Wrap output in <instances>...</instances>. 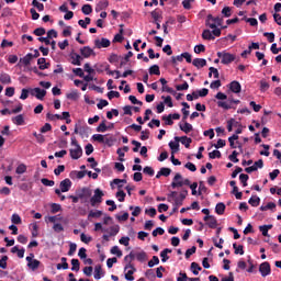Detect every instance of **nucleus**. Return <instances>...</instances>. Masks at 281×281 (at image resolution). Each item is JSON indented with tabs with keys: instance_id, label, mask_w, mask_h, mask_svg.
<instances>
[{
	"instance_id": "obj_28",
	"label": "nucleus",
	"mask_w": 281,
	"mask_h": 281,
	"mask_svg": "<svg viewBox=\"0 0 281 281\" xmlns=\"http://www.w3.org/2000/svg\"><path fill=\"white\" fill-rule=\"evenodd\" d=\"M215 36L213 31L210 30H204L202 33V38H204V41H214Z\"/></svg>"
},
{
	"instance_id": "obj_43",
	"label": "nucleus",
	"mask_w": 281,
	"mask_h": 281,
	"mask_svg": "<svg viewBox=\"0 0 281 281\" xmlns=\"http://www.w3.org/2000/svg\"><path fill=\"white\" fill-rule=\"evenodd\" d=\"M67 100H78V98H80V95L78 94V91L72 90L71 92H68L66 94Z\"/></svg>"
},
{
	"instance_id": "obj_41",
	"label": "nucleus",
	"mask_w": 281,
	"mask_h": 281,
	"mask_svg": "<svg viewBox=\"0 0 281 281\" xmlns=\"http://www.w3.org/2000/svg\"><path fill=\"white\" fill-rule=\"evenodd\" d=\"M81 12L82 14L89 15L91 14V12H93V8L91 7V4H83L81 8Z\"/></svg>"
},
{
	"instance_id": "obj_20",
	"label": "nucleus",
	"mask_w": 281,
	"mask_h": 281,
	"mask_svg": "<svg viewBox=\"0 0 281 281\" xmlns=\"http://www.w3.org/2000/svg\"><path fill=\"white\" fill-rule=\"evenodd\" d=\"M11 121L15 124V126H25V116H23V114L13 116Z\"/></svg>"
},
{
	"instance_id": "obj_13",
	"label": "nucleus",
	"mask_w": 281,
	"mask_h": 281,
	"mask_svg": "<svg viewBox=\"0 0 281 281\" xmlns=\"http://www.w3.org/2000/svg\"><path fill=\"white\" fill-rule=\"evenodd\" d=\"M80 55L82 58H91V56H95V50L90 46H83L80 48Z\"/></svg>"
},
{
	"instance_id": "obj_15",
	"label": "nucleus",
	"mask_w": 281,
	"mask_h": 281,
	"mask_svg": "<svg viewBox=\"0 0 281 281\" xmlns=\"http://www.w3.org/2000/svg\"><path fill=\"white\" fill-rule=\"evenodd\" d=\"M32 53L26 54L24 57L20 58L19 66L20 67H27L32 63Z\"/></svg>"
},
{
	"instance_id": "obj_22",
	"label": "nucleus",
	"mask_w": 281,
	"mask_h": 281,
	"mask_svg": "<svg viewBox=\"0 0 281 281\" xmlns=\"http://www.w3.org/2000/svg\"><path fill=\"white\" fill-rule=\"evenodd\" d=\"M70 60L72 65H77V67H80L81 63H82V56H80L77 53H72L70 55Z\"/></svg>"
},
{
	"instance_id": "obj_3",
	"label": "nucleus",
	"mask_w": 281,
	"mask_h": 281,
	"mask_svg": "<svg viewBox=\"0 0 281 281\" xmlns=\"http://www.w3.org/2000/svg\"><path fill=\"white\" fill-rule=\"evenodd\" d=\"M71 146L72 148L69 149L71 159H80L82 157V147L80 144H78V140H76V137L71 138Z\"/></svg>"
},
{
	"instance_id": "obj_49",
	"label": "nucleus",
	"mask_w": 281,
	"mask_h": 281,
	"mask_svg": "<svg viewBox=\"0 0 281 281\" xmlns=\"http://www.w3.org/2000/svg\"><path fill=\"white\" fill-rule=\"evenodd\" d=\"M239 181L243 183V188H247V181H249V176L246 173H241L239 176Z\"/></svg>"
},
{
	"instance_id": "obj_60",
	"label": "nucleus",
	"mask_w": 281,
	"mask_h": 281,
	"mask_svg": "<svg viewBox=\"0 0 281 281\" xmlns=\"http://www.w3.org/2000/svg\"><path fill=\"white\" fill-rule=\"evenodd\" d=\"M210 159H221V151L220 150H213L209 153Z\"/></svg>"
},
{
	"instance_id": "obj_46",
	"label": "nucleus",
	"mask_w": 281,
	"mask_h": 281,
	"mask_svg": "<svg viewBox=\"0 0 281 281\" xmlns=\"http://www.w3.org/2000/svg\"><path fill=\"white\" fill-rule=\"evenodd\" d=\"M116 199L120 203H124V200L126 199V193L123 190H119L116 192Z\"/></svg>"
},
{
	"instance_id": "obj_50",
	"label": "nucleus",
	"mask_w": 281,
	"mask_h": 281,
	"mask_svg": "<svg viewBox=\"0 0 281 281\" xmlns=\"http://www.w3.org/2000/svg\"><path fill=\"white\" fill-rule=\"evenodd\" d=\"M11 223H13V225H21L22 221H21V216L16 213H14L11 216Z\"/></svg>"
},
{
	"instance_id": "obj_37",
	"label": "nucleus",
	"mask_w": 281,
	"mask_h": 281,
	"mask_svg": "<svg viewBox=\"0 0 281 281\" xmlns=\"http://www.w3.org/2000/svg\"><path fill=\"white\" fill-rule=\"evenodd\" d=\"M180 142L186 148H190V144H192V138L188 136H182L180 137Z\"/></svg>"
},
{
	"instance_id": "obj_21",
	"label": "nucleus",
	"mask_w": 281,
	"mask_h": 281,
	"mask_svg": "<svg viewBox=\"0 0 281 281\" xmlns=\"http://www.w3.org/2000/svg\"><path fill=\"white\" fill-rule=\"evenodd\" d=\"M229 90L233 92V93H240V91L243 90V87L240 86V82L238 81H232L229 83Z\"/></svg>"
},
{
	"instance_id": "obj_57",
	"label": "nucleus",
	"mask_w": 281,
	"mask_h": 281,
	"mask_svg": "<svg viewBox=\"0 0 281 281\" xmlns=\"http://www.w3.org/2000/svg\"><path fill=\"white\" fill-rule=\"evenodd\" d=\"M261 212H267V210H276V203L269 202L267 205L260 207Z\"/></svg>"
},
{
	"instance_id": "obj_34",
	"label": "nucleus",
	"mask_w": 281,
	"mask_h": 281,
	"mask_svg": "<svg viewBox=\"0 0 281 281\" xmlns=\"http://www.w3.org/2000/svg\"><path fill=\"white\" fill-rule=\"evenodd\" d=\"M249 205H251L252 207H258L260 205V198L258 195H252L249 201H248Z\"/></svg>"
},
{
	"instance_id": "obj_4",
	"label": "nucleus",
	"mask_w": 281,
	"mask_h": 281,
	"mask_svg": "<svg viewBox=\"0 0 281 281\" xmlns=\"http://www.w3.org/2000/svg\"><path fill=\"white\" fill-rule=\"evenodd\" d=\"M217 58L221 59L222 65H231V63H234L236 60V55L223 50L217 52Z\"/></svg>"
},
{
	"instance_id": "obj_33",
	"label": "nucleus",
	"mask_w": 281,
	"mask_h": 281,
	"mask_svg": "<svg viewBox=\"0 0 281 281\" xmlns=\"http://www.w3.org/2000/svg\"><path fill=\"white\" fill-rule=\"evenodd\" d=\"M269 229H273V225H262L259 226V232H261L262 236H269Z\"/></svg>"
},
{
	"instance_id": "obj_36",
	"label": "nucleus",
	"mask_w": 281,
	"mask_h": 281,
	"mask_svg": "<svg viewBox=\"0 0 281 281\" xmlns=\"http://www.w3.org/2000/svg\"><path fill=\"white\" fill-rule=\"evenodd\" d=\"M161 100H164L162 104H166L167 106H169V109H172L173 103H172V97L170 95H162Z\"/></svg>"
},
{
	"instance_id": "obj_8",
	"label": "nucleus",
	"mask_w": 281,
	"mask_h": 281,
	"mask_svg": "<svg viewBox=\"0 0 281 281\" xmlns=\"http://www.w3.org/2000/svg\"><path fill=\"white\" fill-rule=\"evenodd\" d=\"M30 94L37 100H44V98L47 95V90L41 88H32L30 89Z\"/></svg>"
},
{
	"instance_id": "obj_24",
	"label": "nucleus",
	"mask_w": 281,
	"mask_h": 281,
	"mask_svg": "<svg viewBox=\"0 0 281 281\" xmlns=\"http://www.w3.org/2000/svg\"><path fill=\"white\" fill-rule=\"evenodd\" d=\"M192 65L194 67H196L198 69H201V68L205 67V65H207V60H205L203 58H195V59H193Z\"/></svg>"
},
{
	"instance_id": "obj_64",
	"label": "nucleus",
	"mask_w": 281,
	"mask_h": 281,
	"mask_svg": "<svg viewBox=\"0 0 281 281\" xmlns=\"http://www.w3.org/2000/svg\"><path fill=\"white\" fill-rule=\"evenodd\" d=\"M116 220L120 222V223H124L125 221H128V213H123L121 215H116Z\"/></svg>"
},
{
	"instance_id": "obj_51",
	"label": "nucleus",
	"mask_w": 281,
	"mask_h": 281,
	"mask_svg": "<svg viewBox=\"0 0 281 281\" xmlns=\"http://www.w3.org/2000/svg\"><path fill=\"white\" fill-rule=\"evenodd\" d=\"M151 18L154 19V22L161 21V11H159V10L153 11Z\"/></svg>"
},
{
	"instance_id": "obj_18",
	"label": "nucleus",
	"mask_w": 281,
	"mask_h": 281,
	"mask_svg": "<svg viewBox=\"0 0 281 281\" xmlns=\"http://www.w3.org/2000/svg\"><path fill=\"white\" fill-rule=\"evenodd\" d=\"M133 273H135V268H133L131 265H127L125 267V280L134 281L135 277H133Z\"/></svg>"
},
{
	"instance_id": "obj_52",
	"label": "nucleus",
	"mask_w": 281,
	"mask_h": 281,
	"mask_svg": "<svg viewBox=\"0 0 281 281\" xmlns=\"http://www.w3.org/2000/svg\"><path fill=\"white\" fill-rule=\"evenodd\" d=\"M102 216V211H90L88 218H100Z\"/></svg>"
},
{
	"instance_id": "obj_62",
	"label": "nucleus",
	"mask_w": 281,
	"mask_h": 281,
	"mask_svg": "<svg viewBox=\"0 0 281 281\" xmlns=\"http://www.w3.org/2000/svg\"><path fill=\"white\" fill-rule=\"evenodd\" d=\"M77 249H78V245H76V243H70L68 256H74Z\"/></svg>"
},
{
	"instance_id": "obj_17",
	"label": "nucleus",
	"mask_w": 281,
	"mask_h": 281,
	"mask_svg": "<svg viewBox=\"0 0 281 281\" xmlns=\"http://www.w3.org/2000/svg\"><path fill=\"white\" fill-rule=\"evenodd\" d=\"M231 148H243L240 142H238V135L234 134L233 136L228 137Z\"/></svg>"
},
{
	"instance_id": "obj_63",
	"label": "nucleus",
	"mask_w": 281,
	"mask_h": 281,
	"mask_svg": "<svg viewBox=\"0 0 281 281\" xmlns=\"http://www.w3.org/2000/svg\"><path fill=\"white\" fill-rule=\"evenodd\" d=\"M155 265H159V257H157V256H154L151 258V260L148 261V267L149 268L155 267Z\"/></svg>"
},
{
	"instance_id": "obj_54",
	"label": "nucleus",
	"mask_w": 281,
	"mask_h": 281,
	"mask_svg": "<svg viewBox=\"0 0 281 281\" xmlns=\"http://www.w3.org/2000/svg\"><path fill=\"white\" fill-rule=\"evenodd\" d=\"M111 254L113 256H117V258H122V251L120 250V247L119 246H113L111 248Z\"/></svg>"
},
{
	"instance_id": "obj_30",
	"label": "nucleus",
	"mask_w": 281,
	"mask_h": 281,
	"mask_svg": "<svg viewBox=\"0 0 281 281\" xmlns=\"http://www.w3.org/2000/svg\"><path fill=\"white\" fill-rule=\"evenodd\" d=\"M37 65L42 70L49 69V63L43 57L37 59Z\"/></svg>"
},
{
	"instance_id": "obj_38",
	"label": "nucleus",
	"mask_w": 281,
	"mask_h": 281,
	"mask_svg": "<svg viewBox=\"0 0 281 281\" xmlns=\"http://www.w3.org/2000/svg\"><path fill=\"white\" fill-rule=\"evenodd\" d=\"M16 175H25L27 172V166L25 164H21L15 169Z\"/></svg>"
},
{
	"instance_id": "obj_58",
	"label": "nucleus",
	"mask_w": 281,
	"mask_h": 281,
	"mask_svg": "<svg viewBox=\"0 0 281 281\" xmlns=\"http://www.w3.org/2000/svg\"><path fill=\"white\" fill-rule=\"evenodd\" d=\"M229 161L233 164H238V151L234 150L232 155L228 156Z\"/></svg>"
},
{
	"instance_id": "obj_48",
	"label": "nucleus",
	"mask_w": 281,
	"mask_h": 281,
	"mask_svg": "<svg viewBox=\"0 0 281 281\" xmlns=\"http://www.w3.org/2000/svg\"><path fill=\"white\" fill-rule=\"evenodd\" d=\"M105 136H106V135L94 134V135H92V139H93V142H98L99 144H103Z\"/></svg>"
},
{
	"instance_id": "obj_27",
	"label": "nucleus",
	"mask_w": 281,
	"mask_h": 281,
	"mask_svg": "<svg viewBox=\"0 0 281 281\" xmlns=\"http://www.w3.org/2000/svg\"><path fill=\"white\" fill-rule=\"evenodd\" d=\"M104 278V271H102V266L98 265L94 267V279L100 280Z\"/></svg>"
},
{
	"instance_id": "obj_7",
	"label": "nucleus",
	"mask_w": 281,
	"mask_h": 281,
	"mask_svg": "<svg viewBox=\"0 0 281 281\" xmlns=\"http://www.w3.org/2000/svg\"><path fill=\"white\" fill-rule=\"evenodd\" d=\"M26 262H27V267H29V269H31V271H36V269H38V267H41V261L38 259H34L33 252H31L26 257Z\"/></svg>"
},
{
	"instance_id": "obj_35",
	"label": "nucleus",
	"mask_w": 281,
	"mask_h": 281,
	"mask_svg": "<svg viewBox=\"0 0 281 281\" xmlns=\"http://www.w3.org/2000/svg\"><path fill=\"white\" fill-rule=\"evenodd\" d=\"M215 212L220 216L225 214V203H223V202L217 203L216 206H215Z\"/></svg>"
},
{
	"instance_id": "obj_9",
	"label": "nucleus",
	"mask_w": 281,
	"mask_h": 281,
	"mask_svg": "<svg viewBox=\"0 0 281 281\" xmlns=\"http://www.w3.org/2000/svg\"><path fill=\"white\" fill-rule=\"evenodd\" d=\"M94 47L97 49H103L106 47H111V41H109V38H104V37L94 40Z\"/></svg>"
},
{
	"instance_id": "obj_10",
	"label": "nucleus",
	"mask_w": 281,
	"mask_h": 281,
	"mask_svg": "<svg viewBox=\"0 0 281 281\" xmlns=\"http://www.w3.org/2000/svg\"><path fill=\"white\" fill-rule=\"evenodd\" d=\"M92 192L89 188L83 187L82 189L77 191V196L80 201H85V199H90Z\"/></svg>"
},
{
	"instance_id": "obj_40",
	"label": "nucleus",
	"mask_w": 281,
	"mask_h": 281,
	"mask_svg": "<svg viewBox=\"0 0 281 281\" xmlns=\"http://www.w3.org/2000/svg\"><path fill=\"white\" fill-rule=\"evenodd\" d=\"M61 262L63 263H57L58 271H60V269H64V270L69 269V263H67V258L63 257Z\"/></svg>"
},
{
	"instance_id": "obj_59",
	"label": "nucleus",
	"mask_w": 281,
	"mask_h": 281,
	"mask_svg": "<svg viewBox=\"0 0 281 281\" xmlns=\"http://www.w3.org/2000/svg\"><path fill=\"white\" fill-rule=\"evenodd\" d=\"M234 249H235V254L239 256H243L245 254V250L243 249V245H233Z\"/></svg>"
},
{
	"instance_id": "obj_53",
	"label": "nucleus",
	"mask_w": 281,
	"mask_h": 281,
	"mask_svg": "<svg viewBox=\"0 0 281 281\" xmlns=\"http://www.w3.org/2000/svg\"><path fill=\"white\" fill-rule=\"evenodd\" d=\"M80 240H81V243H85L86 245H89V243H91L92 238H91V236H89L85 233H81Z\"/></svg>"
},
{
	"instance_id": "obj_55",
	"label": "nucleus",
	"mask_w": 281,
	"mask_h": 281,
	"mask_svg": "<svg viewBox=\"0 0 281 281\" xmlns=\"http://www.w3.org/2000/svg\"><path fill=\"white\" fill-rule=\"evenodd\" d=\"M32 5H34V8H37L38 12H43V10H45V5L38 2V0H33Z\"/></svg>"
},
{
	"instance_id": "obj_29",
	"label": "nucleus",
	"mask_w": 281,
	"mask_h": 281,
	"mask_svg": "<svg viewBox=\"0 0 281 281\" xmlns=\"http://www.w3.org/2000/svg\"><path fill=\"white\" fill-rule=\"evenodd\" d=\"M168 254H172V250L169 248H166L160 252L161 262H168V260H170Z\"/></svg>"
},
{
	"instance_id": "obj_39",
	"label": "nucleus",
	"mask_w": 281,
	"mask_h": 281,
	"mask_svg": "<svg viewBox=\"0 0 281 281\" xmlns=\"http://www.w3.org/2000/svg\"><path fill=\"white\" fill-rule=\"evenodd\" d=\"M238 122H236L235 119H231L227 121V131L228 133H232V131H234V126H237Z\"/></svg>"
},
{
	"instance_id": "obj_5",
	"label": "nucleus",
	"mask_w": 281,
	"mask_h": 281,
	"mask_svg": "<svg viewBox=\"0 0 281 281\" xmlns=\"http://www.w3.org/2000/svg\"><path fill=\"white\" fill-rule=\"evenodd\" d=\"M104 196V191L101 189H95L93 195L90 198V205L92 207H98L102 203V198Z\"/></svg>"
},
{
	"instance_id": "obj_11",
	"label": "nucleus",
	"mask_w": 281,
	"mask_h": 281,
	"mask_svg": "<svg viewBox=\"0 0 281 281\" xmlns=\"http://www.w3.org/2000/svg\"><path fill=\"white\" fill-rule=\"evenodd\" d=\"M171 188L177 190V188H183V176L181 173H176L171 182Z\"/></svg>"
},
{
	"instance_id": "obj_56",
	"label": "nucleus",
	"mask_w": 281,
	"mask_h": 281,
	"mask_svg": "<svg viewBox=\"0 0 281 281\" xmlns=\"http://www.w3.org/2000/svg\"><path fill=\"white\" fill-rule=\"evenodd\" d=\"M161 91L164 93H171V95H175L177 92L175 91V89L170 88V86L166 85L162 86Z\"/></svg>"
},
{
	"instance_id": "obj_19",
	"label": "nucleus",
	"mask_w": 281,
	"mask_h": 281,
	"mask_svg": "<svg viewBox=\"0 0 281 281\" xmlns=\"http://www.w3.org/2000/svg\"><path fill=\"white\" fill-rule=\"evenodd\" d=\"M179 128L180 131H182V133H186V135H188L189 133H192L194 127L192 126V124L188 122H183V123H179Z\"/></svg>"
},
{
	"instance_id": "obj_44",
	"label": "nucleus",
	"mask_w": 281,
	"mask_h": 281,
	"mask_svg": "<svg viewBox=\"0 0 281 281\" xmlns=\"http://www.w3.org/2000/svg\"><path fill=\"white\" fill-rule=\"evenodd\" d=\"M149 74L151 76H160L161 75V70H159V67L157 65H154L149 68Z\"/></svg>"
},
{
	"instance_id": "obj_16",
	"label": "nucleus",
	"mask_w": 281,
	"mask_h": 281,
	"mask_svg": "<svg viewBox=\"0 0 281 281\" xmlns=\"http://www.w3.org/2000/svg\"><path fill=\"white\" fill-rule=\"evenodd\" d=\"M179 142H180V137L179 136H176L175 137V140H171L169 143V148L171 150V155H175L177 154V151L179 150Z\"/></svg>"
},
{
	"instance_id": "obj_32",
	"label": "nucleus",
	"mask_w": 281,
	"mask_h": 281,
	"mask_svg": "<svg viewBox=\"0 0 281 281\" xmlns=\"http://www.w3.org/2000/svg\"><path fill=\"white\" fill-rule=\"evenodd\" d=\"M0 82H2V85H10V82H12V78H10V75L2 72L0 74Z\"/></svg>"
},
{
	"instance_id": "obj_12",
	"label": "nucleus",
	"mask_w": 281,
	"mask_h": 281,
	"mask_svg": "<svg viewBox=\"0 0 281 281\" xmlns=\"http://www.w3.org/2000/svg\"><path fill=\"white\" fill-rule=\"evenodd\" d=\"M259 272L261 273L262 278H267V276L271 274V265L265 261L259 266Z\"/></svg>"
},
{
	"instance_id": "obj_26",
	"label": "nucleus",
	"mask_w": 281,
	"mask_h": 281,
	"mask_svg": "<svg viewBox=\"0 0 281 281\" xmlns=\"http://www.w3.org/2000/svg\"><path fill=\"white\" fill-rule=\"evenodd\" d=\"M111 128H113V124L111 126H106V121H103L97 127V133H106V131H110Z\"/></svg>"
},
{
	"instance_id": "obj_2",
	"label": "nucleus",
	"mask_w": 281,
	"mask_h": 281,
	"mask_svg": "<svg viewBox=\"0 0 281 281\" xmlns=\"http://www.w3.org/2000/svg\"><path fill=\"white\" fill-rule=\"evenodd\" d=\"M187 195L188 191H183L179 195H177L176 191H172L171 193L168 194V202L172 203V205L181 207V205H183V201H186Z\"/></svg>"
},
{
	"instance_id": "obj_25",
	"label": "nucleus",
	"mask_w": 281,
	"mask_h": 281,
	"mask_svg": "<svg viewBox=\"0 0 281 281\" xmlns=\"http://www.w3.org/2000/svg\"><path fill=\"white\" fill-rule=\"evenodd\" d=\"M109 8V0H101L97 3L95 12H101V10H106Z\"/></svg>"
},
{
	"instance_id": "obj_31",
	"label": "nucleus",
	"mask_w": 281,
	"mask_h": 281,
	"mask_svg": "<svg viewBox=\"0 0 281 281\" xmlns=\"http://www.w3.org/2000/svg\"><path fill=\"white\" fill-rule=\"evenodd\" d=\"M105 234H110V236H117L120 234V225H113L110 228H108V232Z\"/></svg>"
},
{
	"instance_id": "obj_45",
	"label": "nucleus",
	"mask_w": 281,
	"mask_h": 281,
	"mask_svg": "<svg viewBox=\"0 0 281 281\" xmlns=\"http://www.w3.org/2000/svg\"><path fill=\"white\" fill-rule=\"evenodd\" d=\"M191 271L194 276H199V272L201 271V266L196 262L191 263Z\"/></svg>"
},
{
	"instance_id": "obj_1",
	"label": "nucleus",
	"mask_w": 281,
	"mask_h": 281,
	"mask_svg": "<svg viewBox=\"0 0 281 281\" xmlns=\"http://www.w3.org/2000/svg\"><path fill=\"white\" fill-rule=\"evenodd\" d=\"M206 25L213 30L214 36H221V29L223 26V20L221 18H214L212 15L207 16Z\"/></svg>"
},
{
	"instance_id": "obj_23",
	"label": "nucleus",
	"mask_w": 281,
	"mask_h": 281,
	"mask_svg": "<svg viewBox=\"0 0 281 281\" xmlns=\"http://www.w3.org/2000/svg\"><path fill=\"white\" fill-rule=\"evenodd\" d=\"M33 238H38V223L33 222L29 225Z\"/></svg>"
},
{
	"instance_id": "obj_6",
	"label": "nucleus",
	"mask_w": 281,
	"mask_h": 281,
	"mask_svg": "<svg viewBox=\"0 0 281 281\" xmlns=\"http://www.w3.org/2000/svg\"><path fill=\"white\" fill-rule=\"evenodd\" d=\"M71 186H72V183L69 178L64 179L59 183L60 189H55V194H57V196H60V194H63V192H69V190H71Z\"/></svg>"
},
{
	"instance_id": "obj_47",
	"label": "nucleus",
	"mask_w": 281,
	"mask_h": 281,
	"mask_svg": "<svg viewBox=\"0 0 281 281\" xmlns=\"http://www.w3.org/2000/svg\"><path fill=\"white\" fill-rule=\"evenodd\" d=\"M71 271H80V261L78 259H71Z\"/></svg>"
},
{
	"instance_id": "obj_14",
	"label": "nucleus",
	"mask_w": 281,
	"mask_h": 281,
	"mask_svg": "<svg viewBox=\"0 0 281 281\" xmlns=\"http://www.w3.org/2000/svg\"><path fill=\"white\" fill-rule=\"evenodd\" d=\"M204 221L206 223V225H209V227H211V229H216L218 223L216 222V217H214L213 215H206L204 216Z\"/></svg>"
},
{
	"instance_id": "obj_42",
	"label": "nucleus",
	"mask_w": 281,
	"mask_h": 281,
	"mask_svg": "<svg viewBox=\"0 0 281 281\" xmlns=\"http://www.w3.org/2000/svg\"><path fill=\"white\" fill-rule=\"evenodd\" d=\"M46 117L49 122H58V120H60V114H53L52 112H48Z\"/></svg>"
},
{
	"instance_id": "obj_61",
	"label": "nucleus",
	"mask_w": 281,
	"mask_h": 281,
	"mask_svg": "<svg viewBox=\"0 0 281 281\" xmlns=\"http://www.w3.org/2000/svg\"><path fill=\"white\" fill-rule=\"evenodd\" d=\"M0 269H8V256H2L0 259Z\"/></svg>"
}]
</instances>
